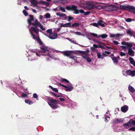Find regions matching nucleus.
<instances>
[{
    "label": "nucleus",
    "mask_w": 135,
    "mask_h": 135,
    "mask_svg": "<svg viewBox=\"0 0 135 135\" xmlns=\"http://www.w3.org/2000/svg\"><path fill=\"white\" fill-rule=\"evenodd\" d=\"M97 56L98 59H100L101 57V55L100 52H98L97 53Z\"/></svg>",
    "instance_id": "43"
},
{
    "label": "nucleus",
    "mask_w": 135,
    "mask_h": 135,
    "mask_svg": "<svg viewBox=\"0 0 135 135\" xmlns=\"http://www.w3.org/2000/svg\"><path fill=\"white\" fill-rule=\"evenodd\" d=\"M128 89L129 91L132 93L134 92L135 91V90L134 88L130 85H129L128 86Z\"/></svg>",
    "instance_id": "26"
},
{
    "label": "nucleus",
    "mask_w": 135,
    "mask_h": 135,
    "mask_svg": "<svg viewBox=\"0 0 135 135\" xmlns=\"http://www.w3.org/2000/svg\"><path fill=\"white\" fill-rule=\"evenodd\" d=\"M131 122H129V121L128 123L124 124L123 125V127L126 128H128L129 126H131Z\"/></svg>",
    "instance_id": "24"
},
{
    "label": "nucleus",
    "mask_w": 135,
    "mask_h": 135,
    "mask_svg": "<svg viewBox=\"0 0 135 135\" xmlns=\"http://www.w3.org/2000/svg\"><path fill=\"white\" fill-rule=\"evenodd\" d=\"M102 8V6L99 5L98 6H95V8H97L99 9H101Z\"/></svg>",
    "instance_id": "36"
},
{
    "label": "nucleus",
    "mask_w": 135,
    "mask_h": 135,
    "mask_svg": "<svg viewBox=\"0 0 135 135\" xmlns=\"http://www.w3.org/2000/svg\"><path fill=\"white\" fill-rule=\"evenodd\" d=\"M90 34L93 36L96 37L98 38L99 35H98L97 34L92 33H90Z\"/></svg>",
    "instance_id": "40"
},
{
    "label": "nucleus",
    "mask_w": 135,
    "mask_h": 135,
    "mask_svg": "<svg viewBox=\"0 0 135 135\" xmlns=\"http://www.w3.org/2000/svg\"><path fill=\"white\" fill-rule=\"evenodd\" d=\"M130 130H131L133 131H135V127H132L128 129L129 131Z\"/></svg>",
    "instance_id": "51"
},
{
    "label": "nucleus",
    "mask_w": 135,
    "mask_h": 135,
    "mask_svg": "<svg viewBox=\"0 0 135 135\" xmlns=\"http://www.w3.org/2000/svg\"><path fill=\"white\" fill-rule=\"evenodd\" d=\"M49 102L48 103L49 105L53 109H56L58 108L59 106L56 104H59L60 101L57 100L51 97H49L48 98Z\"/></svg>",
    "instance_id": "4"
},
{
    "label": "nucleus",
    "mask_w": 135,
    "mask_h": 135,
    "mask_svg": "<svg viewBox=\"0 0 135 135\" xmlns=\"http://www.w3.org/2000/svg\"><path fill=\"white\" fill-rule=\"evenodd\" d=\"M33 97L34 98L37 99V95L36 93H34L33 94Z\"/></svg>",
    "instance_id": "53"
},
{
    "label": "nucleus",
    "mask_w": 135,
    "mask_h": 135,
    "mask_svg": "<svg viewBox=\"0 0 135 135\" xmlns=\"http://www.w3.org/2000/svg\"><path fill=\"white\" fill-rule=\"evenodd\" d=\"M128 11L135 13V7H134L132 6L129 5Z\"/></svg>",
    "instance_id": "16"
},
{
    "label": "nucleus",
    "mask_w": 135,
    "mask_h": 135,
    "mask_svg": "<svg viewBox=\"0 0 135 135\" xmlns=\"http://www.w3.org/2000/svg\"><path fill=\"white\" fill-rule=\"evenodd\" d=\"M118 8L112 4L105 6L104 7V9L108 12L113 11L118 9Z\"/></svg>",
    "instance_id": "6"
},
{
    "label": "nucleus",
    "mask_w": 135,
    "mask_h": 135,
    "mask_svg": "<svg viewBox=\"0 0 135 135\" xmlns=\"http://www.w3.org/2000/svg\"><path fill=\"white\" fill-rule=\"evenodd\" d=\"M60 1H63V2H61V3L62 4H65L66 2V1H65V0H60Z\"/></svg>",
    "instance_id": "63"
},
{
    "label": "nucleus",
    "mask_w": 135,
    "mask_h": 135,
    "mask_svg": "<svg viewBox=\"0 0 135 135\" xmlns=\"http://www.w3.org/2000/svg\"><path fill=\"white\" fill-rule=\"evenodd\" d=\"M90 49L92 51H95V48L93 47H91Z\"/></svg>",
    "instance_id": "59"
},
{
    "label": "nucleus",
    "mask_w": 135,
    "mask_h": 135,
    "mask_svg": "<svg viewBox=\"0 0 135 135\" xmlns=\"http://www.w3.org/2000/svg\"><path fill=\"white\" fill-rule=\"evenodd\" d=\"M59 9L61 11H62L63 12H65V10L64 8L62 7L61 6H59Z\"/></svg>",
    "instance_id": "42"
},
{
    "label": "nucleus",
    "mask_w": 135,
    "mask_h": 135,
    "mask_svg": "<svg viewBox=\"0 0 135 135\" xmlns=\"http://www.w3.org/2000/svg\"><path fill=\"white\" fill-rule=\"evenodd\" d=\"M66 9L69 11H72L75 12L74 13L78 14L79 12L81 13H84L85 15H89L90 13V11H86L85 12L82 9L78 10V7L76 6L72 5L71 7L67 6L66 7Z\"/></svg>",
    "instance_id": "1"
},
{
    "label": "nucleus",
    "mask_w": 135,
    "mask_h": 135,
    "mask_svg": "<svg viewBox=\"0 0 135 135\" xmlns=\"http://www.w3.org/2000/svg\"><path fill=\"white\" fill-rule=\"evenodd\" d=\"M97 43L99 44L98 45V48H100L103 49H105V47L103 46L104 44L103 43L100 41H98Z\"/></svg>",
    "instance_id": "18"
},
{
    "label": "nucleus",
    "mask_w": 135,
    "mask_h": 135,
    "mask_svg": "<svg viewBox=\"0 0 135 135\" xmlns=\"http://www.w3.org/2000/svg\"><path fill=\"white\" fill-rule=\"evenodd\" d=\"M46 32L47 33H49L50 34H51L52 33V30L51 29H48L47 30Z\"/></svg>",
    "instance_id": "48"
},
{
    "label": "nucleus",
    "mask_w": 135,
    "mask_h": 135,
    "mask_svg": "<svg viewBox=\"0 0 135 135\" xmlns=\"http://www.w3.org/2000/svg\"><path fill=\"white\" fill-rule=\"evenodd\" d=\"M113 42L116 45H118L119 44V43L117 41H114Z\"/></svg>",
    "instance_id": "56"
},
{
    "label": "nucleus",
    "mask_w": 135,
    "mask_h": 135,
    "mask_svg": "<svg viewBox=\"0 0 135 135\" xmlns=\"http://www.w3.org/2000/svg\"><path fill=\"white\" fill-rule=\"evenodd\" d=\"M120 47H121L125 51H126V49L127 47H128L127 46H120Z\"/></svg>",
    "instance_id": "46"
},
{
    "label": "nucleus",
    "mask_w": 135,
    "mask_h": 135,
    "mask_svg": "<svg viewBox=\"0 0 135 135\" xmlns=\"http://www.w3.org/2000/svg\"><path fill=\"white\" fill-rule=\"evenodd\" d=\"M122 45L127 46L129 48H128V54L130 56H134V52L131 48L132 47V44L131 43L128 44V42H122L121 43Z\"/></svg>",
    "instance_id": "5"
},
{
    "label": "nucleus",
    "mask_w": 135,
    "mask_h": 135,
    "mask_svg": "<svg viewBox=\"0 0 135 135\" xmlns=\"http://www.w3.org/2000/svg\"><path fill=\"white\" fill-rule=\"evenodd\" d=\"M129 60L130 63L133 65L135 67V61H134L133 59L131 57H130Z\"/></svg>",
    "instance_id": "23"
},
{
    "label": "nucleus",
    "mask_w": 135,
    "mask_h": 135,
    "mask_svg": "<svg viewBox=\"0 0 135 135\" xmlns=\"http://www.w3.org/2000/svg\"><path fill=\"white\" fill-rule=\"evenodd\" d=\"M105 53L108 54L109 55L111 54V52L109 51H105Z\"/></svg>",
    "instance_id": "64"
},
{
    "label": "nucleus",
    "mask_w": 135,
    "mask_h": 135,
    "mask_svg": "<svg viewBox=\"0 0 135 135\" xmlns=\"http://www.w3.org/2000/svg\"><path fill=\"white\" fill-rule=\"evenodd\" d=\"M81 56H82V57L84 59H85L86 60H87V61L88 62H91V59L89 57H86L84 56H82V55Z\"/></svg>",
    "instance_id": "27"
},
{
    "label": "nucleus",
    "mask_w": 135,
    "mask_h": 135,
    "mask_svg": "<svg viewBox=\"0 0 135 135\" xmlns=\"http://www.w3.org/2000/svg\"><path fill=\"white\" fill-rule=\"evenodd\" d=\"M80 25V24L79 23H73L71 25V27L72 28H74L75 27H77Z\"/></svg>",
    "instance_id": "28"
},
{
    "label": "nucleus",
    "mask_w": 135,
    "mask_h": 135,
    "mask_svg": "<svg viewBox=\"0 0 135 135\" xmlns=\"http://www.w3.org/2000/svg\"><path fill=\"white\" fill-rule=\"evenodd\" d=\"M129 6V5L126 6L125 5L123 6L121 5L120 6V8L122 9L128 11V9Z\"/></svg>",
    "instance_id": "20"
},
{
    "label": "nucleus",
    "mask_w": 135,
    "mask_h": 135,
    "mask_svg": "<svg viewBox=\"0 0 135 135\" xmlns=\"http://www.w3.org/2000/svg\"><path fill=\"white\" fill-rule=\"evenodd\" d=\"M70 23H67L64 24V27H71Z\"/></svg>",
    "instance_id": "31"
},
{
    "label": "nucleus",
    "mask_w": 135,
    "mask_h": 135,
    "mask_svg": "<svg viewBox=\"0 0 135 135\" xmlns=\"http://www.w3.org/2000/svg\"><path fill=\"white\" fill-rule=\"evenodd\" d=\"M120 55L121 56H125L126 55V54L123 52H121Z\"/></svg>",
    "instance_id": "52"
},
{
    "label": "nucleus",
    "mask_w": 135,
    "mask_h": 135,
    "mask_svg": "<svg viewBox=\"0 0 135 135\" xmlns=\"http://www.w3.org/2000/svg\"><path fill=\"white\" fill-rule=\"evenodd\" d=\"M41 51H39L38 53H36V55L38 56H40V55L43 56H49V54L47 53L46 54H45V53L48 52L49 50V48L44 45H42L40 47Z\"/></svg>",
    "instance_id": "2"
},
{
    "label": "nucleus",
    "mask_w": 135,
    "mask_h": 135,
    "mask_svg": "<svg viewBox=\"0 0 135 135\" xmlns=\"http://www.w3.org/2000/svg\"><path fill=\"white\" fill-rule=\"evenodd\" d=\"M132 21V19L130 18H127L126 20V21L127 22H130Z\"/></svg>",
    "instance_id": "54"
},
{
    "label": "nucleus",
    "mask_w": 135,
    "mask_h": 135,
    "mask_svg": "<svg viewBox=\"0 0 135 135\" xmlns=\"http://www.w3.org/2000/svg\"><path fill=\"white\" fill-rule=\"evenodd\" d=\"M85 7L89 10L95 8V6L90 4L87 3L85 5Z\"/></svg>",
    "instance_id": "11"
},
{
    "label": "nucleus",
    "mask_w": 135,
    "mask_h": 135,
    "mask_svg": "<svg viewBox=\"0 0 135 135\" xmlns=\"http://www.w3.org/2000/svg\"><path fill=\"white\" fill-rule=\"evenodd\" d=\"M66 88H65V90L66 91H71L73 89V87L72 86H66Z\"/></svg>",
    "instance_id": "21"
},
{
    "label": "nucleus",
    "mask_w": 135,
    "mask_h": 135,
    "mask_svg": "<svg viewBox=\"0 0 135 135\" xmlns=\"http://www.w3.org/2000/svg\"><path fill=\"white\" fill-rule=\"evenodd\" d=\"M129 122H131V123L130 126H132L133 125H135V120H129Z\"/></svg>",
    "instance_id": "35"
},
{
    "label": "nucleus",
    "mask_w": 135,
    "mask_h": 135,
    "mask_svg": "<svg viewBox=\"0 0 135 135\" xmlns=\"http://www.w3.org/2000/svg\"><path fill=\"white\" fill-rule=\"evenodd\" d=\"M59 27H64V24L63 23H61L59 24Z\"/></svg>",
    "instance_id": "55"
},
{
    "label": "nucleus",
    "mask_w": 135,
    "mask_h": 135,
    "mask_svg": "<svg viewBox=\"0 0 135 135\" xmlns=\"http://www.w3.org/2000/svg\"><path fill=\"white\" fill-rule=\"evenodd\" d=\"M127 33L130 35H132L133 34L132 32L129 30H128L127 31Z\"/></svg>",
    "instance_id": "47"
},
{
    "label": "nucleus",
    "mask_w": 135,
    "mask_h": 135,
    "mask_svg": "<svg viewBox=\"0 0 135 135\" xmlns=\"http://www.w3.org/2000/svg\"><path fill=\"white\" fill-rule=\"evenodd\" d=\"M123 36V34H120L119 33H117L116 34H112L110 33V37L111 38H113L115 37H117L119 36Z\"/></svg>",
    "instance_id": "15"
},
{
    "label": "nucleus",
    "mask_w": 135,
    "mask_h": 135,
    "mask_svg": "<svg viewBox=\"0 0 135 135\" xmlns=\"http://www.w3.org/2000/svg\"><path fill=\"white\" fill-rule=\"evenodd\" d=\"M128 109V107L126 105L123 106L121 108V111L124 113L126 112Z\"/></svg>",
    "instance_id": "17"
},
{
    "label": "nucleus",
    "mask_w": 135,
    "mask_h": 135,
    "mask_svg": "<svg viewBox=\"0 0 135 135\" xmlns=\"http://www.w3.org/2000/svg\"><path fill=\"white\" fill-rule=\"evenodd\" d=\"M57 34L55 33H52L50 34L48 37L50 39H53L56 38L57 36Z\"/></svg>",
    "instance_id": "13"
},
{
    "label": "nucleus",
    "mask_w": 135,
    "mask_h": 135,
    "mask_svg": "<svg viewBox=\"0 0 135 135\" xmlns=\"http://www.w3.org/2000/svg\"><path fill=\"white\" fill-rule=\"evenodd\" d=\"M49 87H50L53 91L55 92L58 93V90L56 88H54L50 85L49 86Z\"/></svg>",
    "instance_id": "30"
},
{
    "label": "nucleus",
    "mask_w": 135,
    "mask_h": 135,
    "mask_svg": "<svg viewBox=\"0 0 135 135\" xmlns=\"http://www.w3.org/2000/svg\"><path fill=\"white\" fill-rule=\"evenodd\" d=\"M89 51L88 50H87L85 51H76V53L78 54H82V56L84 55L85 56H88V53L89 52ZM81 56L82 55H81Z\"/></svg>",
    "instance_id": "9"
},
{
    "label": "nucleus",
    "mask_w": 135,
    "mask_h": 135,
    "mask_svg": "<svg viewBox=\"0 0 135 135\" xmlns=\"http://www.w3.org/2000/svg\"><path fill=\"white\" fill-rule=\"evenodd\" d=\"M58 84L59 85H60V86H63L64 87V88H66L67 87L66 86H65V85H64L61 84L60 83H59V84Z\"/></svg>",
    "instance_id": "58"
},
{
    "label": "nucleus",
    "mask_w": 135,
    "mask_h": 135,
    "mask_svg": "<svg viewBox=\"0 0 135 135\" xmlns=\"http://www.w3.org/2000/svg\"><path fill=\"white\" fill-rule=\"evenodd\" d=\"M59 100L61 102H63L65 101V99L63 98H60L59 99Z\"/></svg>",
    "instance_id": "57"
},
{
    "label": "nucleus",
    "mask_w": 135,
    "mask_h": 135,
    "mask_svg": "<svg viewBox=\"0 0 135 135\" xmlns=\"http://www.w3.org/2000/svg\"><path fill=\"white\" fill-rule=\"evenodd\" d=\"M105 121L107 122L110 120V118L109 116H105L104 118Z\"/></svg>",
    "instance_id": "41"
},
{
    "label": "nucleus",
    "mask_w": 135,
    "mask_h": 135,
    "mask_svg": "<svg viewBox=\"0 0 135 135\" xmlns=\"http://www.w3.org/2000/svg\"><path fill=\"white\" fill-rule=\"evenodd\" d=\"M45 17L46 18H50V14L49 13H46L45 15Z\"/></svg>",
    "instance_id": "39"
},
{
    "label": "nucleus",
    "mask_w": 135,
    "mask_h": 135,
    "mask_svg": "<svg viewBox=\"0 0 135 135\" xmlns=\"http://www.w3.org/2000/svg\"><path fill=\"white\" fill-rule=\"evenodd\" d=\"M22 97H26L27 96V95L26 94H25L24 93H23V94L22 95Z\"/></svg>",
    "instance_id": "61"
},
{
    "label": "nucleus",
    "mask_w": 135,
    "mask_h": 135,
    "mask_svg": "<svg viewBox=\"0 0 135 135\" xmlns=\"http://www.w3.org/2000/svg\"><path fill=\"white\" fill-rule=\"evenodd\" d=\"M38 27H39L42 30H45V28L43 27L42 25V24L41 23H38V25L37 26V27L38 28Z\"/></svg>",
    "instance_id": "32"
},
{
    "label": "nucleus",
    "mask_w": 135,
    "mask_h": 135,
    "mask_svg": "<svg viewBox=\"0 0 135 135\" xmlns=\"http://www.w3.org/2000/svg\"><path fill=\"white\" fill-rule=\"evenodd\" d=\"M74 32L75 34H76L78 35H81V32H79L77 31V32Z\"/></svg>",
    "instance_id": "49"
},
{
    "label": "nucleus",
    "mask_w": 135,
    "mask_h": 135,
    "mask_svg": "<svg viewBox=\"0 0 135 135\" xmlns=\"http://www.w3.org/2000/svg\"><path fill=\"white\" fill-rule=\"evenodd\" d=\"M50 93L52 95H54V96H55L56 95V94H55V93L53 92H52V91H50Z\"/></svg>",
    "instance_id": "60"
},
{
    "label": "nucleus",
    "mask_w": 135,
    "mask_h": 135,
    "mask_svg": "<svg viewBox=\"0 0 135 135\" xmlns=\"http://www.w3.org/2000/svg\"><path fill=\"white\" fill-rule=\"evenodd\" d=\"M126 73L127 75H131L132 76H135V70H128L126 71Z\"/></svg>",
    "instance_id": "10"
},
{
    "label": "nucleus",
    "mask_w": 135,
    "mask_h": 135,
    "mask_svg": "<svg viewBox=\"0 0 135 135\" xmlns=\"http://www.w3.org/2000/svg\"><path fill=\"white\" fill-rule=\"evenodd\" d=\"M104 22L102 20H100L98 21V26H100L102 27H104L105 26L104 24L103 23Z\"/></svg>",
    "instance_id": "22"
},
{
    "label": "nucleus",
    "mask_w": 135,
    "mask_h": 135,
    "mask_svg": "<svg viewBox=\"0 0 135 135\" xmlns=\"http://www.w3.org/2000/svg\"><path fill=\"white\" fill-rule=\"evenodd\" d=\"M62 53L65 56L68 57L69 56L70 54L72 53V51H62Z\"/></svg>",
    "instance_id": "14"
},
{
    "label": "nucleus",
    "mask_w": 135,
    "mask_h": 135,
    "mask_svg": "<svg viewBox=\"0 0 135 135\" xmlns=\"http://www.w3.org/2000/svg\"><path fill=\"white\" fill-rule=\"evenodd\" d=\"M31 2L33 5V6L35 7L36 6L38 3L45 5L46 6H48L50 5V3L48 2H47L43 1H40L38 3L35 0H31Z\"/></svg>",
    "instance_id": "7"
},
{
    "label": "nucleus",
    "mask_w": 135,
    "mask_h": 135,
    "mask_svg": "<svg viewBox=\"0 0 135 135\" xmlns=\"http://www.w3.org/2000/svg\"><path fill=\"white\" fill-rule=\"evenodd\" d=\"M91 25H93V26L97 27H98L99 26H98V25L97 23H93L91 24Z\"/></svg>",
    "instance_id": "45"
},
{
    "label": "nucleus",
    "mask_w": 135,
    "mask_h": 135,
    "mask_svg": "<svg viewBox=\"0 0 135 135\" xmlns=\"http://www.w3.org/2000/svg\"><path fill=\"white\" fill-rule=\"evenodd\" d=\"M112 60L113 61L114 63L115 64H117L118 63V61L116 58L115 57H111Z\"/></svg>",
    "instance_id": "25"
},
{
    "label": "nucleus",
    "mask_w": 135,
    "mask_h": 135,
    "mask_svg": "<svg viewBox=\"0 0 135 135\" xmlns=\"http://www.w3.org/2000/svg\"><path fill=\"white\" fill-rule=\"evenodd\" d=\"M56 15L57 16H59L61 17H64L66 16V14L64 13L60 14L59 13H56Z\"/></svg>",
    "instance_id": "34"
},
{
    "label": "nucleus",
    "mask_w": 135,
    "mask_h": 135,
    "mask_svg": "<svg viewBox=\"0 0 135 135\" xmlns=\"http://www.w3.org/2000/svg\"><path fill=\"white\" fill-rule=\"evenodd\" d=\"M93 47L95 48H98V45H97L96 44H94L93 45Z\"/></svg>",
    "instance_id": "62"
},
{
    "label": "nucleus",
    "mask_w": 135,
    "mask_h": 135,
    "mask_svg": "<svg viewBox=\"0 0 135 135\" xmlns=\"http://www.w3.org/2000/svg\"><path fill=\"white\" fill-rule=\"evenodd\" d=\"M123 120L121 118L117 119L115 118L113 121V123H116L121 122H123Z\"/></svg>",
    "instance_id": "19"
},
{
    "label": "nucleus",
    "mask_w": 135,
    "mask_h": 135,
    "mask_svg": "<svg viewBox=\"0 0 135 135\" xmlns=\"http://www.w3.org/2000/svg\"><path fill=\"white\" fill-rule=\"evenodd\" d=\"M30 33L32 36L33 38V39L35 40H36L38 41L39 44L41 45V46L43 45V44L41 41V40L40 39V37L38 36H36L35 34L31 32Z\"/></svg>",
    "instance_id": "8"
},
{
    "label": "nucleus",
    "mask_w": 135,
    "mask_h": 135,
    "mask_svg": "<svg viewBox=\"0 0 135 135\" xmlns=\"http://www.w3.org/2000/svg\"><path fill=\"white\" fill-rule=\"evenodd\" d=\"M25 102L26 103L29 104H31L33 103V102L32 101L27 99H25Z\"/></svg>",
    "instance_id": "33"
},
{
    "label": "nucleus",
    "mask_w": 135,
    "mask_h": 135,
    "mask_svg": "<svg viewBox=\"0 0 135 135\" xmlns=\"http://www.w3.org/2000/svg\"><path fill=\"white\" fill-rule=\"evenodd\" d=\"M29 18L27 20V22L28 24H29V26H30L31 25H32V22H31V21H33L34 19V18L33 16L31 15H29Z\"/></svg>",
    "instance_id": "12"
},
{
    "label": "nucleus",
    "mask_w": 135,
    "mask_h": 135,
    "mask_svg": "<svg viewBox=\"0 0 135 135\" xmlns=\"http://www.w3.org/2000/svg\"><path fill=\"white\" fill-rule=\"evenodd\" d=\"M69 56L70 58L73 59L74 60H75L76 58V57L74 56L73 55H71V54H70Z\"/></svg>",
    "instance_id": "37"
},
{
    "label": "nucleus",
    "mask_w": 135,
    "mask_h": 135,
    "mask_svg": "<svg viewBox=\"0 0 135 135\" xmlns=\"http://www.w3.org/2000/svg\"><path fill=\"white\" fill-rule=\"evenodd\" d=\"M61 81L62 82H65L68 83H70L68 80L65 79H61Z\"/></svg>",
    "instance_id": "38"
},
{
    "label": "nucleus",
    "mask_w": 135,
    "mask_h": 135,
    "mask_svg": "<svg viewBox=\"0 0 135 135\" xmlns=\"http://www.w3.org/2000/svg\"><path fill=\"white\" fill-rule=\"evenodd\" d=\"M107 36H108L107 34H103L100 35H99V37H98V38H99L101 37L103 38H104L107 37Z\"/></svg>",
    "instance_id": "29"
},
{
    "label": "nucleus",
    "mask_w": 135,
    "mask_h": 135,
    "mask_svg": "<svg viewBox=\"0 0 135 135\" xmlns=\"http://www.w3.org/2000/svg\"><path fill=\"white\" fill-rule=\"evenodd\" d=\"M23 13L24 15L26 16L28 15V13L25 9L23 11Z\"/></svg>",
    "instance_id": "44"
},
{
    "label": "nucleus",
    "mask_w": 135,
    "mask_h": 135,
    "mask_svg": "<svg viewBox=\"0 0 135 135\" xmlns=\"http://www.w3.org/2000/svg\"><path fill=\"white\" fill-rule=\"evenodd\" d=\"M34 22V23H32V26H31V28L29 29V31L30 33L31 32L33 33V32H34L38 34L39 32V30L37 27V26L38 25V23H40L38 22L37 19H35Z\"/></svg>",
    "instance_id": "3"
},
{
    "label": "nucleus",
    "mask_w": 135,
    "mask_h": 135,
    "mask_svg": "<svg viewBox=\"0 0 135 135\" xmlns=\"http://www.w3.org/2000/svg\"><path fill=\"white\" fill-rule=\"evenodd\" d=\"M73 19V18L70 16H69L68 17V21H70L71 20H72Z\"/></svg>",
    "instance_id": "50"
}]
</instances>
